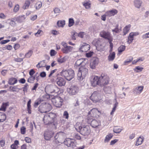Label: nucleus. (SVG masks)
<instances>
[{"label": "nucleus", "instance_id": "55", "mask_svg": "<svg viewBox=\"0 0 149 149\" xmlns=\"http://www.w3.org/2000/svg\"><path fill=\"white\" fill-rule=\"evenodd\" d=\"M133 38L134 36H136L139 35V33L138 32H132L130 33Z\"/></svg>", "mask_w": 149, "mask_h": 149}, {"label": "nucleus", "instance_id": "46", "mask_svg": "<svg viewBox=\"0 0 149 149\" xmlns=\"http://www.w3.org/2000/svg\"><path fill=\"white\" fill-rule=\"evenodd\" d=\"M66 61L65 58V57L62 58H58L57 59V61L60 63H61L64 62Z\"/></svg>", "mask_w": 149, "mask_h": 149}, {"label": "nucleus", "instance_id": "47", "mask_svg": "<svg viewBox=\"0 0 149 149\" xmlns=\"http://www.w3.org/2000/svg\"><path fill=\"white\" fill-rule=\"evenodd\" d=\"M15 19L14 18L11 19L9 24L11 26H15L16 23L15 21Z\"/></svg>", "mask_w": 149, "mask_h": 149}, {"label": "nucleus", "instance_id": "15", "mask_svg": "<svg viewBox=\"0 0 149 149\" xmlns=\"http://www.w3.org/2000/svg\"><path fill=\"white\" fill-rule=\"evenodd\" d=\"M96 49L97 51H102L104 50L105 45H104L103 43L100 40H97L95 44Z\"/></svg>", "mask_w": 149, "mask_h": 149}, {"label": "nucleus", "instance_id": "36", "mask_svg": "<svg viewBox=\"0 0 149 149\" xmlns=\"http://www.w3.org/2000/svg\"><path fill=\"white\" fill-rule=\"evenodd\" d=\"M134 40V38L129 34L127 38V42L129 44L131 43Z\"/></svg>", "mask_w": 149, "mask_h": 149}, {"label": "nucleus", "instance_id": "21", "mask_svg": "<svg viewBox=\"0 0 149 149\" xmlns=\"http://www.w3.org/2000/svg\"><path fill=\"white\" fill-rule=\"evenodd\" d=\"M144 86H139L134 88L133 90V92L136 94H140L143 91Z\"/></svg>", "mask_w": 149, "mask_h": 149}, {"label": "nucleus", "instance_id": "23", "mask_svg": "<svg viewBox=\"0 0 149 149\" xmlns=\"http://www.w3.org/2000/svg\"><path fill=\"white\" fill-rule=\"evenodd\" d=\"M57 84L60 86H64L65 84V80L61 77L58 78L56 80Z\"/></svg>", "mask_w": 149, "mask_h": 149}, {"label": "nucleus", "instance_id": "11", "mask_svg": "<svg viewBox=\"0 0 149 149\" xmlns=\"http://www.w3.org/2000/svg\"><path fill=\"white\" fill-rule=\"evenodd\" d=\"M53 104L56 107H60L62 104L63 99L60 97H56L52 99Z\"/></svg>", "mask_w": 149, "mask_h": 149}, {"label": "nucleus", "instance_id": "41", "mask_svg": "<svg viewBox=\"0 0 149 149\" xmlns=\"http://www.w3.org/2000/svg\"><path fill=\"white\" fill-rule=\"evenodd\" d=\"M74 24V22L73 18H70L69 19V26L71 27L73 26Z\"/></svg>", "mask_w": 149, "mask_h": 149}, {"label": "nucleus", "instance_id": "57", "mask_svg": "<svg viewBox=\"0 0 149 149\" xmlns=\"http://www.w3.org/2000/svg\"><path fill=\"white\" fill-rule=\"evenodd\" d=\"M133 58L132 57L131 59H129L125 61L124 63V65H127L128 63H130L132 60Z\"/></svg>", "mask_w": 149, "mask_h": 149}, {"label": "nucleus", "instance_id": "51", "mask_svg": "<svg viewBox=\"0 0 149 149\" xmlns=\"http://www.w3.org/2000/svg\"><path fill=\"white\" fill-rule=\"evenodd\" d=\"M19 6L18 4L16 5L13 9V12L15 13L17 12L19 10Z\"/></svg>", "mask_w": 149, "mask_h": 149}, {"label": "nucleus", "instance_id": "19", "mask_svg": "<svg viewBox=\"0 0 149 149\" xmlns=\"http://www.w3.org/2000/svg\"><path fill=\"white\" fill-rule=\"evenodd\" d=\"M86 64L85 60L83 58H81L77 60L75 63L74 67L76 68H77L80 66H83Z\"/></svg>", "mask_w": 149, "mask_h": 149}, {"label": "nucleus", "instance_id": "26", "mask_svg": "<svg viewBox=\"0 0 149 149\" xmlns=\"http://www.w3.org/2000/svg\"><path fill=\"white\" fill-rule=\"evenodd\" d=\"M113 135L111 133H110L107 135L104 140V143H108L113 137Z\"/></svg>", "mask_w": 149, "mask_h": 149}, {"label": "nucleus", "instance_id": "31", "mask_svg": "<svg viewBox=\"0 0 149 149\" xmlns=\"http://www.w3.org/2000/svg\"><path fill=\"white\" fill-rule=\"evenodd\" d=\"M30 2L29 0H26L25 2L24 6L22 7V8L24 9H28L30 5Z\"/></svg>", "mask_w": 149, "mask_h": 149}, {"label": "nucleus", "instance_id": "54", "mask_svg": "<svg viewBox=\"0 0 149 149\" xmlns=\"http://www.w3.org/2000/svg\"><path fill=\"white\" fill-rule=\"evenodd\" d=\"M142 38L143 39L149 38V32L143 35L142 36Z\"/></svg>", "mask_w": 149, "mask_h": 149}, {"label": "nucleus", "instance_id": "53", "mask_svg": "<svg viewBox=\"0 0 149 149\" xmlns=\"http://www.w3.org/2000/svg\"><path fill=\"white\" fill-rule=\"evenodd\" d=\"M6 104H3L0 108V110L5 111L6 110Z\"/></svg>", "mask_w": 149, "mask_h": 149}, {"label": "nucleus", "instance_id": "17", "mask_svg": "<svg viewBox=\"0 0 149 149\" xmlns=\"http://www.w3.org/2000/svg\"><path fill=\"white\" fill-rule=\"evenodd\" d=\"M54 132L52 131H49V130L45 132L44 136V138L47 140H49L53 136Z\"/></svg>", "mask_w": 149, "mask_h": 149}, {"label": "nucleus", "instance_id": "58", "mask_svg": "<svg viewBox=\"0 0 149 149\" xmlns=\"http://www.w3.org/2000/svg\"><path fill=\"white\" fill-rule=\"evenodd\" d=\"M63 116L66 119H68V118L69 114L66 111H65L63 113Z\"/></svg>", "mask_w": 149, "mask_h": 149}, {"label": "nucleus", "instance_id": "63", "mask_svg": "<svg viewBox=\"0 0 149 149\" xmlns=\"http://www.w3.org/2000/svg\"><path fill=\"white\" fill-rule=\"evenodd\" d=\"M40 76L42 77H44L46 76V72H42L40 73Z\"/></svg>", "mask_w": 149, "mask_h": 149}, {"label": "nucleus", "instance_id": "28", "mask_svg": "<svg viewBox=\"0 0 149 149\" xmlns=\"http://www.w3.org/2000/svg\"><path fill=\"white\" fill-rule=\"evenodd\" d=\"M17 79L14 78H11L9 79L8 84L10 85H14L17 82Z\"/></svg>", "mask_w": 149, "mask_h": 149}, {"label": "nucleus", "instance_id": "34", "mask_svg": "<svg viewBox=\"0 0 149 149\" xmlns=\"http://www.w3.org/2000/svg\"><path fill=\"white\" fill-rule=\"evenodd\" d=\"M42 5V3L41 2L38 1L35 4V7L36 10H38L41 7Z\"/></svg>", "mask_w": 149, "mask_h": 149}, {"label": "nucleus", "instance_id": "27", "mask_svg": "<svg viewBox=\"0 0 149 149\" xmlns=\"http://www.w3.org/2000/svg\"><path fill=\"white\" fill-rule=\"evenodd\" d=\"M26 18L25 15H21L17 17L16 19V20L19 22H24Z\"/></svg>", "mask_w": 149, "mask_h": 149}, {"label": "nucleus", "instance_id": "43", "mask_svg": "<svg viewBox=\"0 0 149 149\" xmlns=\"http://www.w3.org/2000/svg\"><path fill=\"white\" fill-rule=\"evenodd\" d=\"M125 49V47L124 45L120 46L118 49V50L119 53H121Z\"/></svg>", "mask_w": 149, "mask_h": 149}, {"label": "nucleus", "instance_id": "52", "mask_svg": "<svg viewBox=\"0 0 149 149\" xmlns=\"http://www.w3.org/2000/svg\"><path fill=\"white\" fill-rule=\"evenodd\" d=\"M85 35V33L84 32H80L79 33H78L77 36L78 37L83 38L84 37V35Z\"/></svg>", "mask_w": 149, "mask_h": 149}, {"label": "nucleus", "instance_id": "33", "mask_svg": "<svg viewBox=\"0 0 149 149\" xmlns=\"http://www.w3.org/2000/svg\"><path fill=\"white\" fill-rule=\"evenodd\" d=\"M104 90L105 93L110 94L111 93V88L109 86L105 87L104 88Z\"/></svg>", "mask_w": 149, "mask_h": 149}, {"label": "nucleus", "instance_id": "5", "mask_svg": "<svg viewBox=\"0 0 149 149\" xmlns=\"http://www.w3.org/2000/svg\"><path fill=\"white\" fill-rule=\"evenodd\" d=\"M101 114V112L96 108L92 109L88 113L87 120L91 118L90 117L98 118Z\"/></svg>", "mask_w": 149, "mask_h": 149}, {"label": "nucleus", "instance_id": "38", "mask_svg": "<svg viewBox=\"0 0 149 149\" xmlns=\"http://www.w3.org/2000/svg\"><path fill=\"white\" fill-rule=\"evenodd\" d=\"M10 88L11 91L13 92L18 91L19 89L18 88L17 86H11L10 87Z\"/></svg>", "mask_w": 149, "mask_h": 149}, {"label": "nucleus", "instance_id": "14", "mask_svg": "<svg viewBox=\"0 0 149 149\" xmlns=\"http://www.w3.org/2000/svg\"><path fill=\"white\" fill-rule=\"evenodd\" d=\"M40 110H41L40 111L41 113H47L50 111L52 109L51 105L48 103L45 104L42 107L40 106Z\"/></svg>", "mask_w": 149, "mask_h": 149}, {"label": "nucleus", "instance_id": "18", "mask_svg": "<svg viewBox=\"0 0 149 149\" xmlns=\"http://www.w3.org/2000/svg\"><path fill=\"white\" fill-rule=\"evenodd\" d=\"M100 35L101 37L107 39L108 40H111L112 38L109 33L106 32L104 31L101 32Z\"/></svg>", "mask_w": 149, "mask_h": 149}, {"label": "nucleus", "instance_id": "48", "mask_svg": "<svg viewBox=\"0 0 149 149\" xmlns=\"http://www.w3.org/2000/svg\"><path fill=\"white\" fill-rule=\"evenodd\" d=\"M72 34L71 38L72 40H75L76 39V36H78V33L76 32H74Z\"/></svg>", "mask_w": 149, "mask_h": 149}, {"label": "nucleus", "instance_id": "45", "mask_svg": "<svg viewBox=\"0 0 149 149\" xmlns=\"http://www.w3.org/2000/svg\"><path fill=\"white\" fill-rule=\"evenodd\" d=\"M83 5L86 9L89 8L90 7L91 4L89 2L83 3Z\"/></svg>", "mask_w": 149, "mask_h": 149}, {"label": "nucleus", "instance_id": "2", "mask_svg": "<svg viewBox=\"0 0 149 149\" xmlns=\"http://www.w3.org/2000/svg\"><path fill=\"white\" fill-rule=\"evenodd\" d=\"M56 115L55 113H50L44 116L43 121L44 124L46 125L53 124L56 126L58 122L56 118Z\"/></svg>", "mask_w": 149, "mask_h": 149}, {"label": "nucleus", "instance_id": "44", "mask_svg": "<svg viewBox=\"0 0 149 149\" xmlns=\"http://www.w3.org/2000/svg\"><path fill=\"white\" fill-rule=\"evenodd\" d=\"M32 53V51L31 50H29L28 52L25 54V57H26L27 58H29L31 56Z\"/></svg>", "mask_w": 149, "mask_h": 149}, {"label": "nucleus", "instance_id": "60", "mask_svg": "<svg viewBox=\"0 0 149 149\" xmlns=\"http://www.w3.org/2000/svg\"><path fill=\"white\" fill-rule=\"evenodd\" d=\"M56 54V51L53 49H52L50 51V54L51 56H54Z\"/></svg>", "mask_w": 149, "mask_h": 149}, {"label": "nucleus", "instance_id": "40", "mask_svg": "<svg viewBox=\"0 0 149 149\" xmlns=\"http://www.w3.org/2000/svg\"><path fill=\"white\" fill-rule=\"evenodd\" d=\"M122 130V129H120L117 127H115L113 129V131L116 133H119Z\"/></svg>", "mask_w": 149, "mask_h": 149}, {"label": "nucleus", "instance_id": "30", "mask_svg": "<svg viewBox=\"0 0 149 149\" xmlns=\"http://www.w3.org/2000/svg\"><path fill=\"white\" fill-rule=\"evenodd\" d=\"M130 27L131 25L130 24L126 26L123 29V33H124L123 35H125L128 33Z\"/></svg>", "mask_w": 149, "mask_h": 149}, {"label": "nucleus", "instance_id": "42", "mask_svg": "<svg viewBox=\"0 0 149 149\" xmlns=\"http://www.w3.org/2000/svg\"><path fill=\"white\" fill-rule=\"evenodd\" d=\"M35 79V76H31L28 79L27 81L30 83H33Z\"/></svg>", "mask_w": 149, "mask_h": 149}, {"label": "nucleus", "instance_id": "24", "mask_svg": "<svg viewBox=\"0 0 149 149\" xmlns=\"http://www.w3.org/2000/svg\"><path fill=\"white\" fill-rule=\"evenodd\" d=\"M73 49V47L68 46L66 47L63 48L61 49V51L63 53L67 54L71 52Z\"/></svg>", "mask_w": 149, "mask_h": 149}, {"label": "nucleus", "instance_id": "39", "mask_svg": "<svg viewBox=\"0 0 149 149\" xmlns=\"http://www.w3.org/2000/svg\"><path fill=\"white\" fill-rule=\"evenodd\" d=\"M143 69V68L140 67L139 66H137L134 69V71L136 72H141Z\"/></svg>", "mask_w": 149, "mask_h": 149}, {"label": "nucleus", "instance_id": "25", "mask_svg": "<svg viewBox=\"0 0 149 149\" xmlns=\"http://www.w3.org/2000/svg\"><path fill=\"white\" fill-rule=\"evenodd\" d=\"M134 5L136 7L139 8L141 6L142 2L140 0H134Z\"/></svg>", "mask_w": 149, "mask_h": 149}, {"label": "nucleus", "instance_id": "62", "mask_svg": "<svg viewBox=\"0 0 149 149\" xmlns=\"http://www.w3.org/2000/svg\"><path fill=\"white\" fill-rule=\"evenodd\" d=\"M25 141L28 143H30L31 142V139L28 137H26L25 138Z\"/></svg>", "mask_w": 149, "mask_h": 149}, {"label": "nucleus", "instance_id": "16", "mask_svg": "<svg viewBox=\"0 0 149 149\" xmlns=\"http://www.w3.org/2000/svg\"><path fill=\"white\" fill-rule=\"evenodd\" d=\"M99 63L98 59L96 57L93 58L91 60L90 67L92 69L95 68Z\"/></svg>", "mask_w": 149, "mask_h": 149}, {"label": "nucleus", "instance_id": "64", "mask_svg": "<svg viewBox=\"0 0 149 149\" xmlns=\"http://www.w3.org/2000/svg\"><path fill=\"white\" fill-rule=\"evenodd\" d=\"M51 32L52 34L54 35H57L59 34V33L58 31L54 30H52Z\"/></svg>", "mask_w": 149, "mask_h": 149}, {"label": "nucleus", "instance_id": "49", "mask_svg": "<svg viewBox=\"0 0 149 149\" xmlns=\"http://www.w3.org/2000/svg\"><path fill=\"white\" fill-rule=\"evenodd\" d=\"M38 65H40V67H42L45 66L46 65V64L45 63L44 61H42L39 62L38 63Z\"/></svg>", "mask_w": 149, "mask_h": 149}, {"label": "nucleus", "instance_id": "29", "mask_svg": "<svg viewBox=\"0 0 149 149\" xmlns=\"http://www.w3.org/2000/svg\"><path fill=\"white\" fill-rule=\"evenodd\" d=\"M115 53L114 52L110 53L108 57V59L109 61H112L115 58Z\"/></svg>", "mask_w": 149, "mask_h": 149}, {"label": "nucleus", "instance_id": "1", "mask_svg": "<svg viewBox=\"0 0 149 149\" xmlns=\"http://www.w3.org/2000/svg\"><path fill=\"white\" fill-rule=\"evenodd\" d=\"M108 80L107 77L102 74L100 77L96 76H92L90 79V82L93 86L95 87L97 85L102 86L108 83Z\"/></svg>", "mask_w": 149, "mask_h": 149}, {"label": "nucleus", "instance_id": "32", "mask_svg": "<svg viewBox=\"0 0 149 149\" xmlns=\"http://www.w3.org/2000/svg\"><path fill=\"white\" fill-rule=\"evenodd\" d=\"M6 118V116L3 113L0 112V122L5 121Z\"/></svg>", "mask_w": 149, "mask_h": 149}, {"label": "nucleus", "instance_id": "10", "mask_svg": "<svg viewBox=\"0 0 149 149\" xmlns=\"http://www.w3.org/2000/svg\"><path fill=\"white\" fill-rule=\"evenodd\" d=\"M54 138L59 143H62L63 142L65 143V134L62 132H59L56 134Z\"/></svg>", "mask_w": 149, "mask_h": 149}, {"label": "nucleus", "instance_id": "22", "mask_svg": "<svg viewBox=\"0 0 149 149\" xmlns=\"http://www.w3.org/2000/svg\"><path fill=\"white\" fill-rule=\"evenodd\" d=\"M118 13V10L115 9H113L112 10L108 11L105 14L107 16L111 17L114 16Z\"/></svg>", "mask_w": 149, "mask_h": 149}, {"label": "nucleus", "instance_id": "50", "mask_svg": "<svg viewBox=\"0 0 149 149\" xmlns=\"http://www.w3.org/2000/svg\"><path fill=\"white\" fill-rule=\"evenodd\" d=\"M29 87V85L28 84L26 83L24 85V86L22 88L23 91L24 92H27Z\"/></svg>", "mask_w": 149, "mask_h": 149}, {"label": "nucleus", "instance_id": "59", "mask_svg": "<svg viewBox=\"0 0 149 149\" xmlns=\"http://www.w3.org/2000/svg\"><path fill=\"white\" fill-rule=\"evenodd\" d=\"M26 128L24 127H22L21 128V132L22 134H24L25 133Z\"/></svg>", "mask_w": 149, "mask_h": 149}, {"label": "nucleus", "instance_id": "35", "mask_svg": "<svg viewBox=\"0 0 149 149\" xmlns=\"http://www.w3.org/2000/svg\"><path fill=\"white\" fill-rule=\"evenodd\" d=\"M57 24L59 27H63L65 24V22L64 21H58L57 22Z\"/></svg>", "mask_w": 149, "mask_h": 149}, {"label": "nucleus", "instance_id": "9", "mask_svg": "<svg viewBox=\"0 0 149 149\" xmlns=\"http://www.w3.org/2000/svg\"><path fill=\"white\" fill-rule=\"evenodd\" d=\"M68 93L70 95H74L77 93L79 89L78 87L75 85H72L67 89Z\"/></svg>", "mask_w": 149, "mask_h": 149}, {"label": "nucleus", "instance_id": "6", "mask_svg": "<svg viewBox=\"0 0 149 149\" xmlns=\"http://www.w3.org/2000/svg\"><path fill=\"white\" fill-rule=\"evenodd\" d=\"M79 131L80 133L84 136L88 135L90 134L91 130L89 126L86 125L83 127L79 126Z\"/></svg>", "mask_w": 149, "mask_h": 149}, {"label": "nucleus", "instance_id": "4", "mask_svg": "<svg viewBox=\"0 0 149 149\" xmlns=\"http://www.w3.org/2000/svg\"><path fill=\"white\" fill-rule=\"evenodd\" d=\"M61 75L67 80L70 81L74 78V73L73 70L70 69L68 70H63L61 72Z\"/></svg>", "mask_w": 149, "mask_h": 149}, {"label": "nucleus", "instance_id": "13", "mask_svg": "<svg viewBox=\"0 0 149 149\" xmlns=\"http://www.w3.org/2000/svg\"><path fill=\"white\" fill-rule=\"evenodd\" d=\"M65 144L67 146L73 148L76 147L77 143L75 140L68 138L65 141Z\"/></svg>", "mask_w": 149, "mask_h": 149}, {"label": "nucleus", "instance_id": "61", "mask_svg": "<svg viewBox=\"0 0 149 149\" xmlns=\"http://www.w3.org/2000/svg\"><path fill=\"white\" fill-rule=\"evenodd\" d=\"M118 139H115L111 141L110 143V145H114L117 141H118Z\"/></svg>", "mask_w": 149, "mask_h": 149}, {"label": "nucleus", "instance_id": "12", "mask_svg": "<svg viewBox=\"0 0 149 149\" xmlns=\"http://www.w3.org/2000/svg\"><path fill=\"white\" fill-rule=\"evenodd\" d=\"M87 120L88 123V124H90L92 127L93 128H97L101 125V122L99 120L93 119L92 118H90L89 120L87 119Z\"/></svg>", "mask_w": 149, "mask_h": 149}, {"label": "nucleus", "instance_id": "20", "mask_svg": "<svg viewBox=\"0 0 149 149\" xmlns=\"http://www.w3.org/2000/svg\"><path fill=\"white\" fill-rule=\"evenodd\" d=\"M90 48V45L86 43H83L82 45L81 46L79 50L83 52H86Z\"/></svg>", "mask_w": 149, "mask_h": 149}, {"label": "nucleus", "instance_id": "3", "mask_svg": "<svg viewBox=\"0 0 149 149\" xmlns=\"http://www.w3.org/2000/svg\"><path fill=\"white\" fill-rule=\"evenodd\" d=\"M88 69L84 66H82L79 69L77 74V79L81 83L84 81V78L87 75Z\"/></svg>", "mask_w": 149, "mask_h": 149}, {"label": "nucleus", "instance_id": "8", "mask_svg": "<svg viewBox=\"0 0 149 149\" xmlns=\"http://www.w3.org/2000/svg\"><path fill=\"white\" fill-rule=\"evenodd\" d=\"M90 99L94 102H99L101 99L100 92L94 91L90 96Z\"/></svg>", "mask_w": 149, "mask_h": 149}, {"label": "nucleus", "instance_id": "56", "mask_svg": "<svg viewBox=\"0 0 149 149\" xmlns=\"http://www.w3.org/2000/svg\"><path fill=\"white\" fill-rule=\"evenodd\" d=\"M93 53V52H90L87 53L86 54V56L88 58L92 56Z\"/></svg>", "mask_w": 149, "mask_h": 149}, {"label": "nucleus", "instance_id": "37", "mask_svg": "<svg viewBox=\"0 0 149 149\" xmlns=\"http://www.w3.org/2000/svg\"><path fill=\"white\" fill-rule=\"evenodd\" d=\"M143 141V139L140 136L137 139L136 143V145L138 146L141 144L142 143Z\"/></svg>", "mask_w": 149, "mask_h": 149}, {"label": "nucleus", "instance_id": "7", "mask_svg": "<svg viewBox=\"0 0 149 149\" xmlns=\"http://www.w3.org/2000/svg\"><path fill=\"white\" fill-rule=\"evenodd\" d=\"M59 90V89L57 86L54 85H48L45 88L46 92L49 93H57Z\"/></svg>", "mask_w": 149, "mask_h": 149}]
</instances>
